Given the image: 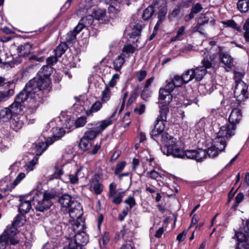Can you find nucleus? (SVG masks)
<instances>
[{
    "instance_id": "1",
    "label": "nucleus",
    "mask_w": 249,
    "mask_h": 249,
    "mask_svg": "<svg viewBox=\"0 0 249 249\" xmlns=\"http://www.w3.org/2000/svg\"><path fill=\"white\" fill-rule=\"evenodd\" d=\"M247 90L248 87L244 82L239 81L235 87L234 95L237 102V106L236 107V103H231L233 108L229 117L230 124L222 126L219 131V134L225 136L227 139L235 135L236 124L240 123L242 119L240 104L245 99L248 98Z\"/></svg>"
},
{
    "instance_id": "2",
    "label": "nucleus",
    "mask_w": 249,
    "mask_h": 249,
    "mask_svg": "<svg viewBox=\"0 0 249 249\" xmlns=\"http://www.w3.org/2000/svg\"><path fill=\"white\" fill-rule=\"evenodd\" d=\"M28 82L24 89L16 96L15 101L9 108L13 115L22 111L23 103L27 101V112L28 114L34 113L38 107L43 102V95L41 91L36 92L31 88L35 84Z\"/></svg>"
},
{
    "instance_id": "3",
    "label": "nucleus",
    "mask_w": 249,
    "mask_h": 249,
    "mask_svg": "<svg viewBox=\"0 0 249 249\" xmlns=\"http://www.w3.org/2000/svg\"><path fill=\"white\" fill-rule=\"evenodd\" d=\"M52 72V68L51 66L48 65L44 66L39 71L38 77H35L28 82H32V84H34L35 86L31 88L36 92L41 91L43 95V98L49 90L47 89L46 91H43L49 86L51 81L49 76L51 75Z\"/></svg>"
},
{
    "instance_id": "4",
    "label": "nucleus",
    "mask_w": 249,
    "mask_h": 249,
    "mask_svg": "<svg viewBox=\"0 0 249 249\" xmlns=\"http://www.w3.org/2000/svg\"><path fill=\"white\" fill-rule=\"evenodd\" d=\"M58 201L62 207L68 209L70 217L77 218L82 216L83 213L80 203L73 199L70 195L68 194L62 195Z\"/></svg>"
},
{
    "instance_id": "5",
    "label": "nucleus",
    "mask_w": 249,
    "mask_h": 249,
    "mask_svg": "<svg viewBox=\"0 0 249 249\" xmlns=\"http://www.w3.org/2000/svg\"><path fill=\"white\" fill-rule=\"evenodd\" d=\"M17 230L13 227L6 228L0 235V249H5L9 244L15 245L18 243L16 234Z\"/></svg>"
},
{
    "instance_id": "6",
    "label": "nucleus",
    "mask_w": 249,
    "mask_h": 249,
    "mask_svg": "<svg viewBox=\"0 0 249 249\" xmlns=\"http://www.w3.org/2000/svg\"><path fill=\"white\" fill-rule=\"evenodd\" d=\"M32 204L36 211L43 212L48 210L52 205V202L48 201L43 197L42 192L36 190L32 192Z\"/></svg>"
},
{
    "instance_id": "7",
    "label": "nucleus",
    "mask_w": 249,
    "mask_h": 249,
    "mask_svg": "<svg viewBox=\"0 0 249 249\" xmlns=\"http://www.w3.org/2000/svg\"><path fill=\"white\" fill-rule=\"evenodd\" d=\"M225 136H223L218 133V136L213 140V145L209 147L206 151L207 155L210 158H214L216 157L219 152L223 151L226 146L225 141Z\"/></svg>"
},
{
    "instance_id": "8",
    "label": "nucleus",
    "mask_w": 249,
    "mask_h": 249,
    "mask_svg": "<svg viewBox=\"0 0 249 249\" xmlns=\"http://www.w3.org/2000/svg\"><path fill=\"white\" fill-rule=\"evenodd\" d=\"M202 66L196 67L193 69L194 78L198 81L201 80L207 73V69H209L212 67L213 64L210 60L206 55L202 61Z\"/></svg>"
},
{
    "instance_id": "9",
    "label": "nucleus",
    "mask_w": 249,
    "mask_h": 249,
    "mask_svg": "<svg viewBox=\"0 0 249 249\" xmlns=\"http://www.w3.org/2000/svg\"><path fill=\"white\" fill-rule=\"evenodd\" d=\"M108 197L112 198V202L118 205L122 202V198L125 195V191L120 192L116 189V184L112 182L109 186Z\"/></svg>"
},
{
    "instance_id": "10",
    "label": "nucleus",
    "mask_w": 249,
    "mask_h": 249,
    "mask_svg": "<svg viewBox=\"0 0 249 249\" xmlns=\"http://www.w3.org/2000/svg\"><path fill=\"white\" fill-rule=\"evenodd\" d=\"M163 154L167 156L171 155L175 158H183V150L177 145V142H173V144L169 145L167 147L161 148Z\"/></svg>"
},
{
    "instance_id": "11",
    "label": "nucleus",
    "mask_w": 249,
    "mask_h": 249,
    "mask_svg": "<svg viewBox=\"0 0 249 249\" xmlns=\"http://www.w3.org/2000/svg\"><path fill=\"white\" fill-rule=\"evenodd\" d=\"M72 243H74L77 248L85 249L84 246L86 245L89 241L88 234L84 231L76 233L73 238L70 239Z\"/></svg>"
},
{
    "instance_id": "12",
    "label": "nucleus",
    "mask_w": 249,
    "mask_h": 249,
    "mask_svg": "<svg viewBox=\"0 0 249 249\" xmlns=\"http://www.w3.org/2000/svg\"><path fill=\"white\" fill-rule=\"evenodd\" d=\"M86 13L88 14L87 16L83 17L80 22L74 28V31L76 33H79L86 27L90 26L93 21V16L89 9H86Z\"/></svg>"
},
{
    "instance_id": "13",
    "label": "nucleus",
    "mask_w": 249,
    "mask_h": 249,
    "mask_svg": "<svg viewBox=\"0 0 249 249\" xmlns=\"http://www.w3.org/2000/svg\"><path fill=\"white\" fill-rule=\"evenodd\" d=\"M159 143H161L165 145L164 147H168L173 142H176L177 139L173 136L169 135L168 133H163L159 134L158 136H155L152 138Z\"/></svg>"
},
{
    "instance_id": "14",
    "label": "nucleus",
    "mask_w": 249,
    "mask_h": 249,
    "mask_svg": "<svg viewBox=\"0 0 249 249\" xmlns=\"http://www.w3.org/2000/svg\"><path fill=\"white\" fill-rule=\"evenodd\" d=\"M158 2L161 3L160 11L158 12V21L155 26L154 31L158 32L160 24L164 20L167 14V6L163 0H159Z\"/></svg>"
},
{
    "instance_id": "15",
    "label": "nucleus",
    "mask_w": 249,
    "mask_h": 249,
    "mask_svg": "<svg viewBox=\"0 0 249 249\" xmlns=\"http://www.w3.org/2000/svg\"><path fill=\"white\" fill-rule=\"evenodd\" d=\"M89 10L95 19L101 20L102 23H106L108 21L106 16V11L105 9L90 8Z\"/></svg>"
},
{
    "instance_id": "16",
    "label": "nucleus",
    "mask_w": 249,
    "mask_h": 249,
    "mask_svg": "<svg viewBox=\"0 0 249 249\" xmlns=\"http://www.w3.org/2000/svg\"><path fill=\"white\" fill-rule=\"evenodd\" d=\"M222 47H218V52L220 53L221 62L228 68H231L233 65V59L231 56L226 53H222Z\"/></svg>"
},
{
    "instance_id": "17",
    "label": "nucleus",
    "mask_w": 249,
    "mask_h": 249,
    "mask_svg": "<svg viewBox=\"0 0 249 249\" xmlns=\"http://www.w3.org/2000/svg\"><path fill=\"white\" fill-rule=\"evenodd\" d=\"M53 142V141L51 139V142L49 140L44 142H38L36 143L34 148L35 151V154L36 156H40L42 153L46 150L49 145L52 144Z\"/></svg>"
},
{
    "instance_id": "18",
    "label": "nucleus",
    "mask_w": 249,
    "mask_h": 249,
    "mask_svg": "<svg viewBox=\"0 0 249 249\" xmlns=\"http://www.w3.org/2000/svg\"><path fill=\"white\" fill-rule=\"evenodd\" d=\"M23 125V122L21 117L17 115H14L10 122V127L13 130L18 132Z\"/></svg>"
},
{
    "instance_id": "19",
    "label": "nucleus",
    "mask_w": 249,
    "mask_h": 249,
    "mask_svg": "<svg viewBox=\"0 0 249 249\" xmlns=\"http://www.w3.org/2000/svg\"><path fill=\"white\" fill-rule=\"evenodd\" d=\"M157 123L155 125L154 128L152 130L151 136L152 138L155 136H159V134H161L165 129L164 122L166 120H160V119L157 118Z\"/></svg>"
},
{
    "instance_id": "20",
    "label": "nucleus",
    "mask_w": 249,
    "mask_h": 249,
    "mask_svg": "<svg viewBox=\"0 0 249 249\" xmlns=\"http://www.w3.org/2000/svg\"><path fill=\"white\" fill-rule=\"evenodd\" d=\"M159 99L161 104H168L172 99V96L170 92L164 88H160L159 90Z\"/></svg>"
},
{
    "instance_id": "21",
    "label": "nucleus",
    "mask_w": 249,
    "mask_h": 249,
    "mask_svg": "<svg viewBox=\"0 0 249 249\" xmlns=\"http://www.w3.org/2000/svg\"><path fill=\"white\" fill-rule=\"evenodd\" d=\"M81 217V216L77 218H72L71 217V219L72 220H70L71 227L69 228V230L76 233L82 231V230L83 229L84 224L79 221Z\"/></svg>"
},
{
    "instance_id": "22",
    "label": "nucleus",
    "mask_w": 249,
    "mask_h": 249,
    "mask_svg": "<svg viewBox=\"0 0 249 249\" xmlns=\"http://www.w3.org/2000/svg\"><path fill=\"white\" fill-rule=\"evenodd\" d=\"M89 183L90 188L96 195H99L102 193L103 186L102 184L100 183L99 180L98 179V177H94L92 178L90 180Z\"/></svg>"
},
{
    "instance_id": "23",
    "label": "nucleus",
    "mask_w": 249,
    "mask_h": 249,
    "mask_svg": "<svg viewBox=\"0 0 249 249\" xmlns=\"http://www.w3.org/2000/svg\"><path fill=\"white\" fill-rule=\"evenodd\" d=\"M20 204L18 207V211L20 214L23 215L28 213L31 210V203L30 200H25L24 198H20Z\"/></svg>"
},
{
    "instance_id": "24",
    "label": "nucleus",
    "mask_w": 249,
    "mask_h": 249,
    "mask_svg": "<svg viewBox=\"0 0 249 249\" xmlns=\"http://www.w3.org/2000/svg\"><path fill=\"white\" fill-rule=\"evenodd\" d=\"M32 48V45L28 42L20 45L17 49L18 55L19 57L27 56L30 53Z\"/></svg>"
},
{
    "instance_id": "25",
    "label": "nucleus",
    "mask_w": 249,
    "mask_h": 249,
    "mask_svg": "<svg viewBox=\"0 0 249 249\" xmlns=\"http://www.w3.org/2000/svg\"><path fill=\"white\" fill-rule=\"evenodd\" d=\"M160 6L157 5L156 3H153V5L148 6L143 12L142 18L143 20H146L149 19L153 15L155 11L158 10L160 11Z\"/></svg>"
},
{
    "instance_id": "26",
    "label": "nucleus",
    "mask_w": 249,
    "mask_h": 249,
    "mask_svg": "<svg viewBox=\"0 0 249 249\" xmlns=\"http://www.w3.org/2000/svg\"><path fill=\"white\" fill-rule=\"evenodd\" d=\"M120 235L122 237L124 241L130 242L132 240L134 233L129 229L123 227L120 231Z\"/></svg>"
},
{
    "instance_id": "27",
    "label": "nucleus",
    "mask_w": 249,
    "mask_h": 249,
    "mask_svg": "<svg viewBox=\"0 0 249 249\" xmlns=\"http://www.w3.org/2000/svg\"><path fill=\"white\" fill-rule=\"evenodd\" d=\"M14 115L9 107H5L0 110V121L2 122L9 121Z\"/></svg>"
},
{
    "instance_id": "28",
    "label": "nucleus",
    "mask_w": 249,
    "mask_h": 249,
    "mask_svg": "<svg viewBox=\"0 0 249 249\" xmlns=\"http://www.w3.org/2000/svg\"><path fill=\"white\" fill-rule=\"evenodd\" d=\"M64 164H59L58 163H56L54 166V171L53 175L50 176V179H59L64 173L63 168Z\"/></svg>"
},
{
    "instance_id": "29",
    "label": "nucleus",
    "mask_w": 249,
    "mask_h": 249,
    "mask_svg": "<svg viewBox=\"0 0 249 249\" xmlns=\"http://www.w3.org/2000/svg\"><path fill=\"white\" fill-rule=\"evenodd\" d=\"M53 137V138H50L49 140L51 142V139L53 141V142L59 139L65 134V131L63 128L61 127H54L52 129Z\"/></svg>"
},
{
    "instance_id": "30",
    "label": "nucleus",
    "mask_w": 249,
    "mask_h": 249,
    "mask_svg": "<svg viewBox=\"0 0 249 249\" xmlns=\"http://www.w3.org/2000/svg\"><path fill=\"white\" fill-rule=\"evenodd\" d=\"M82 168H80L76 172V174H70L68 175V179L69 180V182L73 184H77L78 183V178L80 177V178H82L84 176L83 174L81 173Z\"/></svg>"
},
{
    "instance_id": "31",
    "label": "nucleus",
    "mask_w": 249,
    "mask_h": 249,
    "mask_svg": "<svg viewBox=\"0 0 249 249\" xmlns=\"http://www.w3.org/2000/svg\"><path fill=\"white\" fill-rule=\"evenodd\" d=\"M112 124V120H111V118H108L107 119L99 122L98 123V126L96 129L98 131V132L100 133Z\"/></svg>"
},
{
    "instance_id": "32",
    "label": "nucleus",
    "mask_w": 249,
    "mask_h": 249,
    "mask_svg": "<svg viewBox=\"0 0 249 249\" xmlns=\"http://www.w3.org/2000/svg\"><path fill=\"white\" fill-rule=\"evenodd\" d=\"M124 63V58L123 54L118 56L113 61V68L116 71H119Z\"/></svg>"
},
{
    "instance_id": "33",
    "label": "nucleus",
    "mask_w": 249,
    "mask_h": 249,
    "mask_svg": "<svg viewBox=\"0 0 249 249\" xmlns=\"http://www.w3.org/2000/svg\"><path fill=\"white\" fill-rule=\"evenodd\" d=\"M237 5L241 12L246 13L249 9V0H239Z\"/></svg>"
},
{
    "instance_id": "34",
    "label": "nucleus",
    "mask_w": 249,
    "mask_h": 249,
    "mask_svg": "<svg viewBox=\"0 0 249 249\" xmlns=\"http://www.w3.org/2000/svg\"><path fill=\"white\" fill-rule=\"evenodd\" d=\"M68 49V46L65 42L60 43L54 50V54L60 57Z\"/></svg>"
},
{
    "instance_id": "35",
    "label": "nucleus",
    "mask_w": 249,
    "mask_h": 249,
    "mask_svg": "<svg viewBox=\"0 0 249 249\" xmlns=\"http://www.w3.org/2000/svg\"><path fill=\"white\" fill-rule=\"evenodd\" d=\"M169 113V107L167 106V104H164L161 106L160 110V115L157 118L160 119V120H167V116Z\"/></svg>"
},
{
    "instance_id": "36",
    "label": "nucleus",
    "mask_w": 249,
    "mask_h": 249,
    "mask_svg": "<svg viewBox=\"0 0 249 249\" xmlns=\"http://www.w3.org/2000/svg\"><path fill=\"white\" fill-rule=\"evenodd\" d=\"M79 146L81 149L83 151H86L89 149V148L91 146V143L90 142V140L83 136V137L80 140Z\"/></svg>"
},
{
    "instance_id": "37",
    "label": "nucleus",
    "mask_w": 249,
    "mask_h": 249,
    "mask_svg": "<svg viewBox=\"0 0 249 249\" xmlns=\"http://www.w3.org/2000/svg\"><path fill=\"white\" fill-rule=\"evenodd\" d=\"M111 96V92L108 86H106L105 89L101 94V101L103 102H107L109 100Z\"/></svg>"
},
{
    "instance_id": "38",
    "label": "nucleus",
    "mask_w": 249,
    "mask_h": 249,
    "mask_svg": "<svg viewBox=\"0 0 249 249\" xmlns=\"http://www.w3.org/2000/svg\"><path fill=\"white\" fill-rule=\"evenodd\" d=\"M142 29V26L141 24L138 23L136 25H134L132 28L131 32L129 34L130 37L131 38H135V37L139 36Z\"/></svg>"
},
{
    "instance_id": "39",
    "label": "nucleus",
    "mask_w": 249,
    "mask_h": 249,
    "mask_svg": "<svg viewBox=\"0 0 249 249\" xmlns=\"http://www.w3.org/2000/svg\"><path fill=\"white\" fill-rule=\"evenodd\" d=\"M185 27L184 26H182L178 28L177 31V34L176 36L173 37L171 38L170 41L171 42L176 41L177 40H181L183 39V35L185 33Z\"/></svg>"
},
{
    "instance_id": "40",
    "label": "nucleus",
    "mask_w": 249,
    "mask_h": 249,
    "mask_svg": "<svg viewBox=\"0 0 249 249\" xmlns=\"http://www.w3.org/2000/svg\"><path fill=\"white\" fill-rule=\"evenodd\" d=\"M42 194L43 197L48 201H51V200L55 198L57 195L56 191L54 189L46 191Z\"/></svg>"
},
{
    "instance_id": "41",
    "label": "nucleus",
    "mask_w": 249,
    "mask_h": 249,
    "mask_svg": "<svg viewBox=\"0 0 249 249\" xmlns=\"http://www.w3.org/2000/svg\"><path fill=\"white\" fill-rule=\"evenodd\" d=\"M14 93V90L11 88L7 91H0V102H2L9 98Z\"/></svg>"
},
{
    "instance_id": "42",
    "label": "nucleus",
    "mask_w": 249,
    "mask_h": 249,
    "mask_svg": "<svg viewBox=\"0 0 249 249\" xmlns=\"http://www.w3.org/2000/svg\"><path fill=\"white\" fill-rule=\"evenodd\" d=\"M99 133L97 129L96 130L89 129L85 132L83 137L91 141L95 139Z\"/></svg>"
},
{
    "instance_id": "43",
    "label": "nucleus",
    "mask_w": 249,
    "mask_h": 249,
    "mask_svg": "<svg viewBox=\"0 0 249 249\" xmlns=\"http://www.w3.org/2000/svg\"><path fill=\"white\" fill-rule=\"evenodd\" d=\"M183 80L185 82V84H187L194 78V75L193 72V69L188 70L184 73L181 75Z\"/></svg>"
},
{
    "instance_id": "44",
    "label": "nucleus",
    "mask_w": 249,
    "mask_h": 249,
    "mask_svg": "<svg viewBox=\"0 0 249 249\" xmlns=\"http://www.w3.org/2000/svg\"><path fill=\"white\" fill-rule=\"evenodd\" d=\"M24 218H23V215H19V214H18V215L16 216V218H15V220H14V222H13V223L11 225H9V226H8L7 227V228H8L9 227V228H10V227L11 228V227H14L16 229H17H17L16 227H17V226H20V225H23V223H24Z\"/></svg>"
},
{
    "instance_id": "45",
    "label": "nucleus",
    "mask_w": 249,
    "mask_h": 249,
    "mask_svg": "<svg viewBox=\"0 0 249 249\" xmlns=\"http://www.w3.org/2000/svg\"><path fill=\"white\" fill-rule=\"evenodd\" d=\"M196 160L197 161H202L207 156V152L202 149H198L196 150Z\"/></svg>"
},
{
    "instance_id": "46",
    "label": "nucleus",
    "mask_w": 249,
    "mask_h": 249,
    "mask_svg": "<svg viewBox=\"0 0 249 249\" xmlns=\"http://www.w3.org/2000/svg\"><path fill=\"white\" fill-rule=\"evenodd\" d=\"M120 11V10L119 9L115 8L113 5H110L108 8V12L109 14V17L112 18H116Z\"/></svg>"
},
{
    "instance_id": "47",
    "label": "nucleus",
    "mask_w": 249,
    "mask_h": 249,
    "mask_svg": "<svg viewBox=\"0 0 249 249\" xmlns=\"http://www.w3.org/2000/svg\"><path fill=\"white\" fill-rule=\"evenodd\" d=\"M37 160H38V158L37 157H34V158L33 159V160L31 161L27 162L26 164V165L25 166L26 169L28 171H32L34 169V167L35 166L36 164L37 163Z\"/></svg>"
},
{
    "instance_id": "48",
    "label": "nucleus",
    "mask_w": 249,
    "mask_h": 249,
    "mask_svg": "<svg viewBox=\"0 0 249 249\" xmlns=\"http://www.w3.org/2000/svg\"><path fill=\"white\" fill-rule=\"evenodd\" d=\"M235 236L237 239L238 243L242 242H247L249 240V235H247L242 232H238L236 233Z\"/></svg>"
},
{
    "instance_id": "49",
    "label": "nucleus",
    "mask_w": 249,
    "mask_h": 249,
    "mask_svg": "<svg viewBox=\"0 0 249 249\" xmlns=\"http://www.w3.org/2000/svg\"><path fill=\"white\" fill-rule=\"evenodd\" d=\"M78 33H76L75 31L73 30L72 32H70L68 33L66 37V40L68 43L70 44L72 43L76 38V36Z\"/></svg>"
},
{
    "instance_id": "50",
    "label": "nucleus",
    "mask_w": 249,
    "mask_h": 249,
    "mask_svg": "<svg viewBox=\"0 0 249 249\" xmlns=\"http://www.w3.org/2000/svg\"><path fill=\"white\" fill-rule=\"evenodd\" d=\"M172 80L177 87H181L183 84H185V82L182 76L175 75Z\"/></svg>"
},
{
    "instance_id": "51",
    "label": "nucleus",
    "mask_w": 249,
    "mask_h": 249,
    "mask_svg": "<svg viewBox=\"0 0 249 249\" xmlns=\"http://www.w3.org/2000/svg\"><path fill=\"white\" fill-rule=\"evenodd\" d=\"M102 107V104L100 101L95 102L91 107L89 112L90 113L96 112L99 111Z\"/></svg>"
},
{
    "instance_id": "52",
    "label": "nucleus",
    "mask_w": 249,
    "mask_h": 249,
    "mask_svg": "<svg viewBox=\"0 0 249 249\" xmlns=\"http://www.w3.org/2000/svg\"><path fill=\"white\" fill-rule=\"evenodd\" d=\"M120 76L118 73H115L113 75L112 78L110 79L108 84L106 86H108V87L113 88L116 84L117 81L119 79Z\"/></svg>"
},
{
    "instance_id": "53",
    "label": "nucleus",
    "mask_w": 249,
    "mask_h": 249,
    "mask_svg": "<svg viewBox=\"0 0 249 249\" xmlns=\"http://www.w3.org/2000/svg\"><path fill=\"white\" fill-rule=\"evenodd\" d=\"M125 165L126 162L124 161H122L118 163L116 166L114 174L116 175L120 173L124 170Z\"/></svg>"
},
{
    "instance_id": "54",
    "label": "nucleus",
    "mask_w": 249,
    "mask_h": 249,
    "mask_svg": "<svg viewBox=\"0 0 249 249\" xmlns=\"http://www.w3.org/2000/svg\"><path fill=\"white\" fill-rule=\"evenodd\" d=\"M25 177V174L24 173H20L16 179L13 181V183L11 185V188H14L17 186L20 181Z\"/></svg>"
},
{
    "instance_id": "55",
    "label": "nucleus",
    "mask_w": 249,
    "mask_h": 249,
    "mask_svg": "<svg viewBox=\"0 0 249 249\" xmlns=\"http://www.w3.org/2000/svg\"><path fill=\"white\" fill-rule=\"evenodd\" d=\"M124 203L129 206L128 207L129 210H130L134 206L136 205L135 198L131 196H128L124 200Z\"/></svg>"
},
{
    "instance_id": "56",
    "label": "nucleus",
    "mask_w": 249,
    "mask_h": 249,
    "mask_svg": "<svg viewBox=\"0 0 249 249\" xmlns=\"http://www.w3.org/2000/svg\"><path fill=\"white\" fill-rule=\"evenodd\" d=\"M176 87H177L174 84V83L173 82L172 80L170 79L169 80L166 81V84L164 89L171 93L172 91H173V90Z\"/></svg>"
},
{
    "instance_id": "57",
    "label": "nucleus",
    "mask_w": 249,
    "mask_h": 249,
    "mask_svg": "<svg viewBox=\"0 0 249 249\" xmlns=\"http://www.w3.org/2000/svg\"><path fill=\"white\" fill-rule=\"evenodd\" d=\"M184 157H186L188 159L196 160V150H188L184 151Z\"/></svg>"
},
{
    "instance_id": "58",
    "label": "nucleus",
    "mask_w": 249,
    "mask_h": 249,
    "mask_svg": "<svg viewBox=\"0 0 249 249\" xmlns=\"http://www.w3.org/2000/svg\"><path fill=\"white\" fill-rule=\"evenodd\" d=\"M86 122V118L85 117H79L75 121V126L77 128L82 127L85 125Z\"/></svg>"
},
{
    "instance_id": "59",
    "label": "nucleus",
    "mask_w": 249,
    "mask_h": 249,
    "mask_svg": "<svg viewBox=\"0 0 249 249\" xmlns=\"http://www.w3.org/2000/svg\"><path fill=\"white\" fill-rule=\"evenodd\" d=\"M135 50V48L133 47L131 45H125L123 49V52L126 53H133Z\"/></svg>"
},
{
    "instance_id": "60",
    "label": "nucleus",
    "mask_w": 249,
    "mask_h": 249,
    "mask_svg": "<svg viewBox=\"0 0 249 249\" xmlns=\"http://www.w3.org/2000/svg\"><path fill=\"white\" fill-rule=\"evenodd\" d=\"M58 58L56 55L54 54V55H53L48 57L47 60V63L48 65H53L54 64L56 63L58 61Z\"/></svg>"
},
{
    "instance_id": "61",
    "label": "nucleus",
    "mask_w": 249,
    "mask_h": 249,
    "mask_svg": "<svg viewBox=\"0 0 249 249\" xmlns=\"http://www.w3.org/2000/svg\"><path fill=\"white\" fill-rule=\"evenodd\" d=\"M147 175L153 179H156L160 176L159 173L154 170L147 172Z\"/></svg>"
},
{
    "instance_id": "62",
    "label": "nucleus",
    "mask_w": 249,
    "mask_h": 249,
    "mask_svg": "<svg viewBox=\"0 0 249 249\" xmlns=\"http://www.w3.org/2000/svg\"><path fill=\"white\" fill-rule=\"evenodd\" d=\"M147 74L145 71H140L137 72V77L139 81H142L146 77Z\"/></svg>"
},
{
    "instance_id": "63",
    "label": "nucleus",
    "mask_w": 249,
    "mask_h": 249,
    "mask_svg": "<svg viewBox=\"0 0 249 249\" xmlns=\"http://www.w3.org/2000/svg\"><path fill=\"white\" fill-rule=\"evenodd\" d=\"M202 9V7L199 3H197L193 5L191 8V10L193 13L196 14L198 13Z\"/></svg>"
},
{
    "instance_id": "64",
    "label": "nucleus",
    "mask_w": 249,
    "mask_h": 249,
    "mask_svg": "<svg viewBox=\"0 0 249 249\" xmlns=\"http://www.w3.org/2000/svg\"><path fill=\"white\" fill-rule=\"evenodd\" d=\"M236 249H249V244L247 242L238 243Z\"/></svg>"
}]
</instances>
